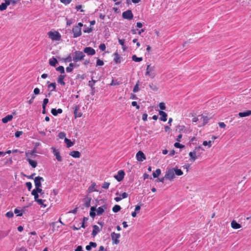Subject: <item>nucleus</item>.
Returning a JSON list of instances; mask_svg holds the SVG:
<instances>
[{"label": "nucleus", "instance_id": "1", "mask_svg": "<svg viewBox=\"0 0 251 251\" xmlns=\"http://www.w3.org/2000/svg\"><path fill=\"white\" fill-rule=\"evenodd\" d=\"M209 120V118L203 114H201L194 117L192 119L193 123H197L199 127H201L205 125Z\"/></svg>", "mask_w": 251, "mask_h": 251}, {"label": "nucleus", "instance_id": "2", "mask_svg": "<svg viewBox=\"0 0 251 251\" xmlns=\"http://www.w3.org/2000/svg\"><path fill=\"white\" fill-rule=\"evenodd\" d=\"M47 34L52 41H59L61 39V34L56 30L50 31Z\"/></svg>", "mask_w": 251, "mask_h": 251}, {"label": "nucleus", "instance_id": "3", "mask_svg": "<svg viewBox=\"0 0 251 251\" xmlns=\"http://www.w3.org/2000/svg\"><path fill=\"white\" fill-rule=\"evenodd\" d=\"M156 75L155 67L154 66H151V64L148 65L146 68L145 75L149 76L151 78H153Z\"/></svg>", "mask_w": 251, "mask_h": 251}, {"label": "nucleus", "instance_id": "4", "mask_svg": "<svg viewBox=\"0 0 251 251\" xmlns=\"http://www.w3.org/2000/svg\"><path fill=\"white\" fill-rule=\"evenodd\" d=\"M83 26V24L79 23L76 25L74 26L72 29L73 33V37L76 38L79 37L81 35V27Z\"/></svg>", "mask_w": 251, "mask_h": 251}, {"label": "nucleus", "instance_id": "5", "mask_svg": "<svg viewBox=\"0 0 251 251\" xmlns=\"http://www.w3.org/2000/svg\"><path fill=\"white\" fill-rule=\"evenodd\" d=\"M35 153V151H32L30 152H26L25 153V156L27 157V161L28 162L29 164L32 168H35L36 167L37 163L36 161L30 159V157L31 155H34Z\"/></svg>", "mask_w": 251, "mask_h": 251}, {"label": "nucleus", "instance_id": "6", "mask_svg": "<svg viewBox=\"0 0 251 251\" xmlns=\"http://www.w3.org/2000/svg\"><path fill=\"white\" fill-rule=\"evenodd\" d=\"M85 54L83 52L80 51H75L74 53L73 60L74 62H77L82 60Z\"/></svg>", "mask_w": 251, "mask_h": 251}, {"label": "nucleus", "instance_id": "7", "mask_svg": "<svg viewBox=\"0 0 251 251\" xmlns=\"http://www.w3.org/2000/svg\"><path fill=\"white\" fill-rule=\"evenodd\" d=\"M200 150H202V148L201 147H196L195 150L193 151H191L189 153V155L190 156V160L191 162H194L197 158V152L199 151Z\"/></svg>", "mask_w": 251, "mask_h": 251}, {"label": "nucleus", "instance_id": "8", "mask_svg": "<svg viewBox=\"0 0 251 251\" xmlns=\"http://www.w3.org/2000/svg\"><path fill=\"white\" fill-rule=\"evenodd\" d=\"M165 177L166 179H168L170 180H173V179L175 177L174 169H170L168 170L166 172Z\"/></svg>", "mask_w": 251, "mask_h": 251}, {"label": "nucleus", "instance_id": "9", "mask_svg": "<svg viewBox=\"0 0 251 251\" xmlns=\"http://www.w3.org/2000/svg\"><path fill=\"white\" fill-rule=\"evenodd\" d=\"M122 17L124 19H127L128 20H131L133 18V15L132 13L131 10H127L122 13Z\"/></svg>", "mask_w": 251, "mask_h": 251}, {"label": "nucleus", "instance_id": "10", "mask_svg": "<svg viewBox=\"0 0 251 251\" xmlns=\"http://www.w3.org/2000/svg\"><path fill=\"white\" fill-rule=\"evenodd\" d=\"M120 234L119 233H116L115 232H112L111 234L112 243L113 244H118L119 243L120 241L119 240V238L120 237Z\"/></svg>", "mask_w": 251, "mask_h": 251}, {"label": "nucleus", "instance_id": "11", "mask_svg": "<svg viewBox=\"0 0 251 251\" xmlns=\"http://www.w3.org/2000/svg\"><path fill=\"white\" fill-rule=\"evenodd\" d=\"M125 175V172L123 170H120L118 172L117 174L115 175L114 177L119 182L122 181Z\"/></svg>", "mask_w": 251, "mask_h": 251}, {"label": "nucleus", "instance_id": "12", "mask_svg": "<svg viewBox=\"0 0 251 251\" xmlns=\"http://www.w3.org/2000/svg\"><path fill=\"white\" fill-rule=\"evenodd\" d=\"M136 159L140 162H142L146 159L145 154L142 151H139L136 155Z\"/></svg>", "mask_w": 251, "mask_h": 251}, {"label": "nucleus", "instance_id": "13", "mask_svg": "<svg viewBox=\"0 0 251 251\" xmlns=\"http://www.w3.org/2000/svg\"><path fill=\"white\" fill-rule=\"evenodd\" d=\"M44 179L43 177L41 176H37L34 179V184L35 187H41V182H43Z\"/></svg>", "mask_w": 251, "mask_h": 251}, {"label": "nucleus", "instance_id": "14", "mask_svg": "<svg viewBox=\"0 0 251 251\" xmlns=\"http://www.w3.org/2000/svg\"><path fill=\"white\" fill-rule=\"evenodd\" d=\"M51 149L52 151V152L54 155L55 156L57 161L60 162L62 160V158L60 154L59 151L53 147H52Z\"/></svg>", "mask_w": 251, "mask_h": 251}, {"label": "nucleus", "instance_id": "15", "mask_svg": "<svg viewBox=\"0 0 251 251\" xmlns=\"http://www.w3.org/2000/svg\"><path fill=\"white\" fill-rule=\"evenodd\" d=\"M83 51L84 53L89 55H93L96 53L95 50L91 47H86Z\"/></svg>", "mask_w": 251, "mask_h": 251}, {"label": "nucleus", "instance_id": "16", "mask_svg": "<svg viewBox=\"0 0 251 251\" xmlns=\"http://www.w3.org/2000/svg\"><path fill=\"white\" fill-rule=\"evenodd\" d=\"M106 208L107 206L106 205H103L99 207L97 209L96 208L97 215L99 216L102 215Z\"/></svg>", "mask_w": 251, "mask_h": 251}, {"label": "nucleus", "instance_id": "17", "mask_svg": "<svg viewBox=\"0 0 251 251\" xmlns=\"http://www.w3.org/2000/svg\"><path fill=\"white\" fill-rule=\"evenodd\" d=\"M80 106L79 105H75L74 109V113L75 115V118H79L81 117L82 113L80 112H78V110H79Z\"/></svg>", "mask_w": 251, "mask_h": 251}, {"label": "nucleus", "instance_id": "18", "mask_svg": "<svg viewBox=\"0 0 251 251\" xmlns=\"http://www.w3.org/2000/svg\"><path fill=\"white\" fill-rule=\"evenodd\" d=\"M176 130L179 132L187 133L188 130L186 127L183 125H178L176 126Z\"/></svg>", "mask_w": 251, "mask_h": 251}, {"label": "nucleus", "instance_id": "19", "mask_svg": "<svg viewBox=\"0 0 251 251\" xmlns=\"http://www.w3.org/2000/svg\"><path fill=\"white\" fill-rule=\"evenodd\" d=\"M159 114L161 116L160 118L161 121L163 122H166L167 121V114L165 112L160 111H159Z\"/></svg>", "mask_w": 251, "mask_h": 251}, {"label": "nucleus", "instance_id": "20", "mask_svg": "<svg viewBox=\"0 0 251 251\" xmlns=\"http://www.w3.org/2000/svg\"><path fill=\"white\" fill-rule=\"evenodd\" d=\"M251 115V110H247L245 112H239L238 116L240 118L249 116Z\"/></svg>", "mask_w": 251, "mask_h": 251}, {"label": "nucleus", "instance_id": "21", "mask_svg": "<svg viewBox=\"0 0 251 251\" xmlns=\"http://www.w3.org/2000/svg\"><path fill=\"white\" fill-rule=\"evenodd\" d=\"M96 184L95 182L92 183V184L89 187L88 189V193H92L93 192L97 191Z\"/></svg>", "mask_w": 251, "mask_h": 251}, {"label": "nucleus", "instance_id": "22", "mask_svg": "<svg viewBox=\"0 0 251 251\" xmlns=\"http://www.w3.org/2000/svg\"><path fill=\"white\" fill-rule=\"evenodd\" d=\"M69 155L74 158H79L81 154L78 151H72L69 153Z\"/></svg>", "mask_w": 251, "mask_h": 251}, {"label": "nucleus", "instance_id": "23", "mask_svg": "<svg viewBox=\"0 0 251 251\" xmlns=\"http://www.w3.org/2000/svg\"><path fill=\"white\" fill-rule=\"evenodd\" d=\"M13 119V116L12 115H8L5 117L3 118L1 120L3 123H7L8 122L11 121Z\"/></svg>", "mask_w": 251, "mask_h": 251}, {"label": "nucleus", "instance_id": "24", "mask_svg": "<svg viewBox=\"0 0 251 251\" xmlns=\"http://www.w3.org/2000/svg\"><path fill=\"white\" fill-rule=\"evenodd\" d=\"M231 226L234 229H238L241 227V225L237 223L235 220L231 222Z\"/></svg>", "mask_w": 251, "mask_h": 251}, {"label": "nucleus", "instance_id": "25", "mask_svg": "<svg viewBox=\"0 0 251 251\" xmlns=\"http://www.w3.org/2000/svg\"><path fill=\"white\" fill-rule=\"evenodd\" d=\"M62 109L61 108H58V109H56L55 108H52L51 110V113L54 116H57V114H61L62 113Z\"/></svg>", "mask_w": 251, "mask_h": 251}, {"label": "nucleus", "instance_id": "26", "mask_svg": "<svg viewBox=\"0 0 251 251\" xmlns=\"http://www.w3.org/2000/svg\"><path fill=\"white\" fill-rule=\"evenodd\" d=\"M65 75H60L57 79V82L62 85H65V83L64 81V79L65 78Z\"/></svg>", "mask_w": 251, "mask_h": 251}, {"label": "nucleus", "instance_id": "27", "mask_svg": "<svg viewBox=\"0 0 251 251\" xmlns=\"http://www.w3.org/2000/svg\"><path fill=\"white\" fill-rule=\"evenodd\" d=\"M114 61L116 63H120L121 62V57L117 52L114 53Z\"/></svg>", "mask_w": 251, "mask_h": 251}, {"label": "nucleus", "instance_id": "28", "mask_svg": "<svg viewBox=\"0 0 251 251\" xmlns=\"http://www.w3.org/2000/svg\"><path fill=\"white\" fill-rule=\"evenodd\" d=\"M97 215V212L96 211V208L94 206H92L90 208V216L94 218L96 215Z\"/></svg>", "mask_w": 251, "mask_h": 251}, {"label": "nucleus", "instance_id": "29", "mask_svg": "<svg viewBox=\"0 0 251 251\" xmlns=\"http://www.w3.org/2000/svg\"><path fill=\"white\" fill-rule=\"evenodd\" d=\"M100 232V228L99 226L97 225H94L93 226V230L92 231V235L95 236Z\"/></svg>", "mask_w": 251, "mask_h": 251}, {"label": "nucleus", "instance_id": "30", "mask_svg": "<svg viewBox=\"0 0 251 251\" xmlns=\"http://www.w3.org/2000/svg\"><path fill=\"white\" fill-rule=\"evenodd\" d=\"M97 246V244L94 242H90L89 243V245L86 246V250L90 251L91 250L92 247L96 248Z\"/></svg>", "mask_w": 251, "mask_h": 251}, {"label": "nucleus", "instance_id": "31", "mask_svg": "<svg viewBox=\"0 0 251 251\" xmlns=\"http://www.w3.org/2000/svg\"><path fill=\"white\" fill-rule=\"evenodd\" d=\"M57 63V59L54 58V57H52L49 60V64L51 66H55L56 64Z\"/></svg>", "mask_w": 251, "mask_h": 251}, {"label": "nucleus", "instance_id": "32", "mask_svg": "<svg viewBox=\"0 0 251 251\" xmlns=\"http://www.w3.org/2000/svg\"><path fill=\"white\" fill-rule=\"evenodd\" d=\"M64 142L67 145V147L68 148H70L72 146H73L74 144V143L73 142H72L71 140L68 139V138H65Z\"/></svg>", "mask_w": 251, "mask_h": 251}, {"label": "nucleus", "instance_id": "33", "mask_svg": "<svg viewBox=\"0 0 251 251\" xmlns=\"http://www.w3.org/2000/svg\"><path fill=\"white\" fill-rule=\"evenodd\" d=\"M48 88L49 89L50 91H54L55 90L56 88V83H51L48 85Z\"/></svg>", "mask_w": 251, "mask_h": 251}, {"label": "nucleus", "instance_id": "34", "mask_svg": "<svg viewBox=\"0 0 251 251\" xmlns=\"http://www.w3.org/2000/svg\"><path fill=\"white\" fill-rule=\"evenodd\" d=\"M174 172L175 175H176V176H181L183 175V172L181 171V169H178V168H174Z\"/></svg>", "mask_w": 251, "mask_h": 251}, {"label": "nucleus", "instance_id": "35", "mask_svg": "<svg viewBox=\"0 0 251 251\" xmlns=\"http://www.w3.org/2000/svg\"><path fill=\"white\" fill-rule=\"evenodd\" d=\"M132 59L133 61H134L136 62H141V61L143 60V58L142 57H137V56L136 55H133L132 56Z\"/></svg>", "mask_w": 251, "mask_h": 251}, {"label": "nucleus", "instance_id": "36", "mask_svg": "<svg viewBox=\"0 0 251 251\" xmlns=\"http://www.w3.org/2000/svg\"><path fill=\"white\" fill-rule=\"evenodd\" d=\"M161 170L160 169H157L156 170L155 172L152 173V176L153 177L156 178L161 174Z\"/></svg>", "mask_w": 251, "mask_h": 251}, {"label": "nucleus", "instance_id": "37", "mask_svg": "<svg viewBox=\"0 0 251 251\" xmlns=\"http://www.w3.org/2000/svg\"><path fill=\"white\" fill-rule=\"evenodd\" d=\"M139 85H140V82L139 81H138L137 82L136 85L134 86V87L133 88V92L134 93H136L139 91V90H140L139 87Z\"/></svg>", "mask_w": 251, "mask_h": 251}, {"label": "nucleus", "instance_id": "38", "mask_svg": "<svg viewBox=\"0 0 251 251\" xmlns=\"http://www.w3.org/2000/svg\"><path fill=\"white\" fill-rule=\"evenodd\" d=\"M121 209V207L119 205H114L112 208V211L115 212L117 213L119 212Z\"/></svg>", "mask_w": 251, "mask_h": 251}, {"label": "nucleus", "instance_id": "39", "mask_svg": "<svg viewBox=\"0 0 251 251\" xmlns=\"http://www.w3.org/2000/svg\"><path fill=\"white\" fill-rule=\"evenodd\" d=\"M122 83L121 82L118 81L117 80L112 79L111 82L109 84L110 86L112 85H119Z\"/></svg>", "mask_w": 251, "mask_h": 251}, {"label": "nucleus", "instance_id": "40", "mask_svg": "<svg viewBox=\"0 0 251 251\" xmlns=\"http://www.w3.org/2000/svg\"><path fill=\"white\" fill-rule=\"evenodd\" d=\"M74 64L72 63L69 64V66L66 68V71L68 73H70L73 71Z\"/></svg>", "mask_w": 251, "mask_h": 251}, {"label": "nucleus", "instance_id": "41", "mask_svg": "<svg viewBox=\"0 0 251 251\" xmlns=\"http://www.w3.org/2000/svg\"><path fill=\"white\" fill-rule=\"evenodd\" d=\"M212 141H204L202 143V145L204 146H208V148H210L212 146Z\"/></svg>", "mask_w": 251, "mask_h": 251}, {"label": "nucleus", "instance_id": "42", "mask_svg": "<svg viewBox=\"0 0 251 251\" xmlns=\"http://www.w3.org/2000/svg\"><path fill=\"white\" fill-rule=\"evenodd\" d=\"M31 194H32V195L34 196V200H35V201H36L38 200L39 199H38L39 195H38V194H37V193L35 192V191H32L31 192Z\"/></svg>", "mask_w": 251, "mask_h": 251}, {"label": "nucleus", "instance_id": "43", "mask_svg": "<svg viewBox=\"0 0 251 251\" xmlns=\"http://www.w3.org/2000/svg\"><path fill=\"white\" fill-rule=\"evenodd\" d=\"M56 70L57 71H58V72H60V73H61V74H63V73H65L64 68V67H63V66H59V67H57V68H56Z\"/></svg>", "mask_w": 251, "mask_h": 251}, {"label": "nucleus", "instance_id": "44", "mask_svg": "<svg viewBox=\"0 0 251 251\" xmlns=\"http://www.w3.org/2000/svg\"><path fill=\"white\" fill-rule=\"evenodd\" d=\"M49 102V99L47 98H45L43 100V102L42 104L43 109H46V106L47 103Z\"/></svg>", "mask_w": 251, "mask_h": 251}, {"label": "nucleus", "instance_id": "45", "mask_svg": "<svg viewBox=\"0 0 251 251\" xmlns=\"http://www.w3.org/2000/svg\"><path fill=\"white\" fill-rule=\"evenodd\" d=\"M90 202H91L90 198L86 199L85 201V206L87 207H89L90 206Z\"/></svg>", "mask_w": 251, "mask_h": 251}, {"label": "nucleus", "instance_id": "46", "mask_svg": "<svg viewBox=\"0 0 251 251\" xmlns=\"http://www.w3.org/2000/svg\"><path fill=\"white\" fill-rule=\"evenodd\" d=\"M7 7V6L4 3V2L0 4V11H3L5 10Z\"/></svg>", "mask_w": 251, "mask_h": 251}, {"label": "nucleus", "instance_id": "47", "mask_svg": "<svg viewBox=\"0 0 251 251\" xmlns=\"http://www.w3.org/2000/svg\"><path fill=\"white\" fill-rule=\"evenodd\" d=\"M174 146L176 148H183L184 147V146L183 145L180 144L179 142H176L174 144Z\"/></svg>", "mask_w": 251, "mask_h": 251}, {"label": "nucleus", "instance_id": "48", "mask_svg": "<svg viewBox=\"0 0 251 251\" xmlns=\"http://www.w3.org/2000/svg\"><path fill=\"white\" fill-rule=\"evenodd\" d=\"M45 201V200H43L42 199H39L36 202L39 204V205H42L44 207H46V204H44V202Z\"/></svg>", "mask_w": 251, "mask_h": 251}, {"label": "nucleus", "instance_id": "49", "mask_svg": "<svg viewBox=\"0 0 251 251\" xmlns=\"http://www.w3.org/2000/svg\"><path fill=\"white\" fill-rule=\"evenodd\" d=\"M109 185H110L109 182H104L102 185V188L103 189H106L109 188Z\"/></svg>", "mask_w": 251, "mask_h": 251}, {"label": "nucleus", "instance_id": "50", "mask_svg": "<svg viewBox=\"0 0 251 251\" xmlns=\"http://www.w3.org/2000/svg\"><path fill=\"white\" fill-rule=\"evenodd\" d=\"M14 213L17 214L18 216H22L23 215V213L21 212V211L17 208H15L14 209Z\"/></svg>", "mask_w": 251, "mask_h": 251}, {"label": "nucleus", "instance_id": "51", "mask_svg": "<svg viewBox=\"0 0 251 251\" xmlns=\"http://www.w3.org/2000/svg\"><path fill=\"white\" fill-rule=\"evenodd\" d=\"M65 137H66V133H64V132H61L59 133L58 137L60 139H64V138L65 139V138H66Z\"/></svg>", "mask_w": 251, "mask_h": 251}, {"label": "nucleus", "instance_id": "52", "mask_svg": "<svg viewBox=\"0 0 251 251\" xmlns=\"http://www.w3.org/2000/svg\"><path fill=\"white\" fill-rule=\"evenodd\" d=\"M60 2L65 5H68L71 2L72 0H60Z\"/></svg>", "mask_w": 251, "mask_h": 251}, {"label": "nucleus", "instance_id": "53", "mask_svg": "<svg viewBox=\"0 0 251 251\" xmlns=\"http://www.w3.org/2000/svg\"><path fill=\"white\" fill-rule=\"evenodd\" d=\"M104 64V62L102 60H101L100 59H97V66H103Z\"/></svg>", "mask_w": 251, "mask_h": 251}, {"label": "nucleus", "instance_id": "54", "mask_svg": "<svg viewBox=\"0 0 251 251\" xmlns=\"http://www.w3.org/2000/svg\"><path fill=\"white\" fill-rule=\"evenodd\" d=\"M23 134V132L22 131H17L15 132V135L16 138H19Z\"/></svg>", "mask_w": 251, "mask_h": 251}, {"label": "nucleus", "instance_id": "55", "mask_svg": "<svg viewBox=\"0 0 251 251\" xmlns=\"http://www.w3.org/2000/svg\"><path fill=\"white\" fill-rule=\"evenodd\" d=\"M93 30V28L92 27H88L84 30V32L85 33H90Z\"/></svg>", "mask_w": 251, "mask_h": 251}, {"label": "nucleus", "instance_id": "56", "mask_svg": "<svg viewBox=\"0 0 251 251\" xmlns=\"http://www.w3.org/2000/svg\"><path fill=\"white\" fill-rule=\"evenodd\" d=\"M116 195H119V197H115L114 198V200L116 201V202H118L119 201H120L121 200H122V198H121V195H119V193H117L116 194Z\"/></svg>", "mask_w": 251, "mask_h": 251}, {"label": "nucleus", "instance_id": "57", "mask_svg": "<svg viewBox=\"0 0 251 251\" xmlns=\"http://www.w3.org/2000/svg\"><path fill=\"white\" fill-rule=\"evenodd\" d=\"M99 49L102 50V51H104L106 49V47H105V45L104 44H101L100 46H99Z\"/></svg>", "mask_w": 251, "mask_h": 251}, {"label": "nucleus", "instance_id": "58", "mask_svg": "<svg viewBox=\"0 0 251 251\" xmlns=\"http://www.w3.org/2000/svg\"><path fill=\"white\" fill-rule=\"evenodd\" d=\"M6 216L8 218H12L13 217L14 214L12 211H9L6 213Z\"/></svg>", "mask_w": 251, "mask_h": 251}, {"label": "nucleus", "instance_id": "59", "mask_svg": "<svg viewBox=\"0 0 251 251\" xmlns=\"http://www.w3.org/2000/svg\"><path fill=\"white\" fill-rule=\"evenodd\" d=\"M25 184H26V186L27 187L28 190L29 191H30L32 188V183L30 182H26Z\"/></svg>", "mask_w": 251, "mask_h": 251}, {"label": "nucleus", "instance_id": "60", "mask_svg": "<svg viewBox=\"0 0 251 251\" xmlns=\"http://www.w3.org/2000/svg\"><path fill=\"white\" fill-rule=\"evenodd\" d=\"M159 106L161 110H165L166 108L165 103L163 102H160L159 104Z\"/></svg>", "mask_w": 251, "mask_h": 251}, {"label": "nucleus", "instance_id": "61", "mask_svg": "<svg viewBox=\"0 0 251 251\" xmlns=\"http://www.w3.org/2000/svg\"><path fill=\"white\" fill-rule=\"evenodd\" d=\"M40 89L38 88H35L34 89L33 93L35 95H37L40 94Z\"/></svg>", "mask_w": 251, "mask_h": 251}, {"label": "nucleus", "instance_id": "62", "mask_svg": "<svg viewBox=\"0 0 251 251\" xmlns=\"http://www.w3.org/2000/svg\"><path fill=\"white\" fill-rule=\"evenodd\" d=\"M32 191H35L37 194H38L41 193L42 190L41 189V187H35Z\"/></svg>", "mask_w": 251, "mask_h": 251}, {"label": "nucleus", "instance_id": "63", "mask_svg": "<svg viewBox=\"0 0 251 251\" xmlns=\"http://www.w3.org/2000/svg\"><path fill=\"white\" fill-rule=\"evenodd\" d=\"M82 5H76L75 7V9L76 10V11L80 10L81 12H84V10L81 9Z\"/></svg>", "mask_w": 251, "mask_h": 251}, {"label": "nucleus", "instance_id": "64", "mask_svg": "<svg viewBox=\"0 0 251 251\" xmlns=\"http://www.w3.org/2000/svg\"><path fill=\"white\" fill-rule=\"evenodd\" d=\"M131 104L133 106H136V108L137 109H139L140 108V106L137 104V103L135 101H133L132 102Z\"/></svg>", "mask_w": 251, "mask_h": 251}]
</instances>
